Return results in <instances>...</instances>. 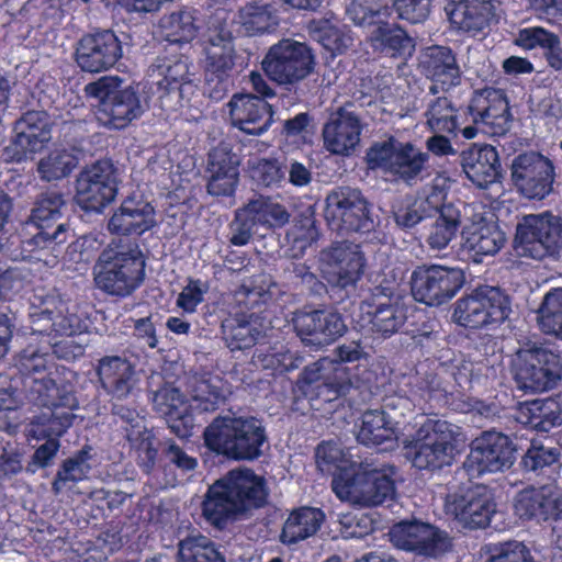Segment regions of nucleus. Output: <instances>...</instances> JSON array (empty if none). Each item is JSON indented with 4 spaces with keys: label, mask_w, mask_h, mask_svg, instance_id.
Wrapping results in <instances>:
<instances>
[{
    "label": "nucleus",
    "mask_w": 562,
    "mask_h": 562,
    "mask_svg": "<svg viewBox=\"0 0 562 562\" xmlns=\"http://www.w3.org/2000/svg\"><path fill=\"white\" fill-rule=\"evenodd\" d=\"M447 512L470 529L485 528L496 512L492 492L485 485H475L463 493L449 496Z\"/></svg>",
    "instance_id": "obj_30"
},
{
    "label": "nucleus",
    "mask_w": 562,
    "mask_h": 562,
    "mask_svg": "<svg viewBox=\"0 0 562 562\" xmlns=\"http://www.w3.org/2000/svg\"><path fill=\"white\" fill-rule=\"evenodd\" d=\"M369 41L374 52L390 58H407L415 49V42L408 33L387 22H380Z\"/></svg>",
    "instance_id": "obj_41"
},
{
    "label": "nucleus",
    "mask_w": 562,
    "mask_h": 562,
    "mask_svg": "<svg viewBox=\"0 0 562 562\" xmlns=\"http://www.w3.org/2000/svg\"><path fill=\"white\" fill-rule=\"evenodd\" d=\"M362 125L353 112L339 109L323 127L324 145L335 155H350L360 142Z\"/></svg>",
    "instance_id": "obj_38"
},
{
    "label": "nucleus",
    "mask_w": 562,
    "mask_h": 562,
    "mask_svg": "<svg viewBox=\"0 0 562 562\" xmlns=\"http://www.w3.org/2000/svg\"><path fill=\"white\" fill-rule=\"evenodd\" d=\"M424 116L432 133L473 139L479 132L477 124L488 126L493 135L505 134L512 113L505 91L485 87L473 91L467 106L457 108L449 98L436 97L429 101Z\"/></svg>",
    "instance_id": "obj_1"
},
{
    "label": "nucleus",
    "mask_w": 562,
    "mask_h": 562,
    "mask_svg": "<svg viewBox=\"0 0 562 562\" xmlns=\"http://www.w3.org/2000/svg\"><path fill=\"white\" fill-rule=\"evenodd\" d=\"M360 308L371 330L384 338L397 333L407 319V307L400 302L391 284L374 286L370 296L361 302Z\"/></svg>",
    "instance_id": "obj_25"
},
{
    "label": "nucleus",
    "mask_w": 562,
    "mask_h": 562,
    "mask_svg": "<svg viewBox=\"0 0 562 562\" xmlns=\"http://www.w3.org/2000/svg\"><path fill=\"white\" fill-rule=\"evenodd\" d=\"M366 159L371 169H380L411 184L426 170L429 155L413 143L401 142L390 135L386 139L374 143L368 149Z\"/></svg>",
    "instance_id": "obj_11"
},
{
    "label": "nucleus",
    "mask_w": 562,
    "mask_h": 562,
    "mask_svg": "<svg viewBox=\"0 0 562 562\" xmlns=\"http://www.w3.org/2000/svg\"><path fill=\"white\" fill-rule=\"evenodd\" d=\"M539 324L543 333L562 339V289L546 294L540 308Z\"/></svg>",
    "instance_id": "obj_56"
},
{
    "label": "nucleus",
    "mask_w": 562,
    "mask_h": 562,
    "mask_svg": "<svg viewBox=\"0 0 562 562\" xmlns=\"http://www.w3.org/2000/svg\"><path fill=\"white\" fill-rule=\"evenodd\" d=\"M453 441L448 422L427 418L405 448L416 469L436 471L451 465L456 451Z\"/></svg>",
    "instance_id": "obj_12"
},
{
    "label": "nucleus",
    "mask_w": 562,
    "mask_h": 562,
    "mask_svg": "<svg viewBox=\"0 0 562 562\" xmlns=\"http://www.w3.org/2000/svg\"><path fill=\"white\" fill-rule=\"evenodd\" d=\"M203 50L205 54L204 92L210 99L221 101L233 85L232 71L237 57L233 37L222 32L216 33L204 42Z\"/></svg>",
    "instance_id": "obj_23"
},
{
    "label": "nucleus",
    "mask_w": 562,
    "mask_h": 562,
    "mask_svg": "<svg viewBox=\"0 0 562 562\" xmlns=\"http://www.w3.org/2000/svg\"><path fill=\"white\" fill-rule=\"evenodd\" d=\"M487 553L486 562H536L530 549L516 540L490 544Z\"/></svg>",
    "instance_id": "obj_58"
},
{
    "label": "nucleus",
    "mask_w": 562,
    "mask_h": 562,
    "mask_svg": "<svg viewBox=\"0 0 562 562\" xmlns=\"http://www.w3.org/2000/svg\"><path fill=\"white\" fill-rule=\"evenodd\" d=\"M204 446L234 461H254L268 441L261 419L254 416H217L203 431Z\"/></svg>",
    "instance_id": "obj_4"
},
{
    "label": "nucleus",
    "mask_w": 562,
    "mask_h": 562,
    "mask_svg": "<svg viewBox=\"0 0 562 562\" xmlns=\"http://www.w3.org/2000/svg\"><path fill=\"white\" fill-rule=\"evenodd\" d=\"M397 468L383 464L381 468L351 465L333 480V491L340 499L373 507L392 502L396 497Z\"/></svg>",
    "instance_id": "obj_7"
},
{
    "label": "nucleus",
    "mask_w": 562,
    "mask_h": 562,
    "mask_svg": "<svg viewBox=\"0 0 562 562\" xmlns=\"http://www.w3.org/2000/svg\"><path fill=\"white\" fill-rule=\"evenodd\" d=\"M447 14L456 30L473 37L485 34L496 16L493 0H452Z\"/></svg>",
    "instance_id": "obj_37"
},
{
    "label": "nucleus",
    "mask_w": 562,
    "mask_h": 562,
    "mask_svg": "<svg viewBox=\"0 0 562 562\" xmlns=\"http://www.w3.org/2000/svg\"><path fill=\"white\" fill-rule=\"evenodd\" d=\"M250 179L263 188L280 187L285 178V169L277 158H255L248 160Z\"/></svg>",
    "instance_id": "obj_54"
},
{
    "label": "nucleus",
    "mask_w": 562,
    "mask_h": 562,
    "mask_svg": "<svg viewBox=\"0 0 562 562\" xmlns=\"http://www.w3.org/2000/svg\"><path fill=\"white\" fill-rule=\"evenodd\" d=\"M78 157L71 149L55 147L40 159L37 172L45 181H55L67 178L78 166Z\"/></svg>",
    "instance_id": "obj_49"
},
{
    "label": "nucleus",
    "mask_w": 562,
    "mask_h": 562,
    "mask_svg": "<svg viewBox=\"0 0 562 562\" xmlns=\"http://www.w3.org/2000/svg\"><path fill=\"white\" fill-rule=\"evenodd\" d=\"M461 225V213L456 206H447L441 210V215L436 217L431 226L427 243L431 249H445L457 236Z\"/></svg>",
    "instance_id": "obj_52"
},
{
    "label": "nucleus",
    "mask_w": 562,
    "mask_h": 562,
    "mask_svg": "<svg viewBox=\"0 0 562 562\" xmlns=\"http://www.w3.org/2000/svg\"><path fill=\"white\" fill-rule=\"evenodd\" d=\"M95 288L117 299L131 296L144 283L146 257L134 241L112 240L99 255L94 268Z\"/></svg>",
    "instance_id": "obj_3"
},
{
    "label": "nucleus",
    "mask_w": 562,
    "mask_h": 562,
    "mask_svg": "<svg viewBox=\"0 0 562 562\" xmlns=\"http://www.w3.org/2000/svg\"><path fill=\"white\" fill-rule=\"evenodd\" d=\"M117 169L110 159L87 165L76 179V201L87 212L101 213L119 191Z\"/></svg>",
    "instance_id": "obj_19"
},
{
    "label": "nucleus",
    "mask_w": 562,
    "mask_h": 562,
    "mask_svg": "<svg viewBox=\"0 0 562 562\" xmlns=\"http://www.w3.org/2000/svg\"><path fill=\"white\" fill-rule=\"evenodd\" d=\"M510 300L502 290L483 285L462 296L456 303L453 318L465 328H495L510 313Z\"/></svg>",
    "instance_id": "obj_13"
},
{
    "label": "nucleus",
    "mask_w": 562,
    "mask_h": 562,
    "mask_svg": "<svg viewBox=\"0 0 562 562\" xmlns=\"http://www.w3.org/2000/svg\"><path fill=\"white\" fill-rule=\"evenodd\" d=\"M390 539L401 550L428 558L440 557L451 549V540L446 531L416 519L394 524L390 529Z\"/></svg>",
    "instance_id": "obj_24"
},
{
    "label": "nucleus",
    "mask_w": 562,
    "mask_h": 562,
    "mask_svg": "<svg viewBox=\"0 0 562 562\" xmlns=\"http://www.w3.org/2000/svg\"><path fill=\"white\" fill-rule=\"evenodd\" d=\"M156 226L154 207L143 200L126 198L113 212L108 231L117 236L139 237Z\"/></svg>",
    "instance_id": "obj_36"
},
{
    "label": "nucleus",
    "mask_w": 562,
    "mask_h": 562,
    "mask_svg": "<svg viewBox=\"0 0 562 562\" xmlns=\"http://www.w3.org/2000/svg\"><path fill=\"white\" fill-rule=\"evenodd\" d=\"M223 338L232 351L255 347L262 331L250 322L239 318L226 321L222 325Z\"/></svg>",
    "instance_id": "obj_53"
},
{
    "label": "nucleus",
    "mask_w": 562,
    "mask_h": 562,
    "mask_svg": "<svg viewBox=\"0 0 562 562\" xmlns=\"http://www.w3.org/2000/svg\"><path fill=\"white\" fill-rule=\"evenodd\" d=\"M505 243V233L495 222L474 223L467 231L465 244L476 255L493 256L504 247Z\"/></svg>",
    "instance_id": "obj_45"
},
{
    "label": "nucleus",
    "mask_w": 562,
    "mask_h": 562,
    "mask_svg": "<svg viewBox=\"0 0 562 562\" xmlns=\"http://www.w3.org/2000/svg\"><path fill=\"white\" fill-rule=\"evenodd\" d=\"M240 157L229 145L221 143L212 148L207 158L209 172H239Z\"/></svg>",
    "instance_id": "obj_63"
},
{
    "label": "nucleus",
    "mask_w": 562,
    "mask_h": 562,
    "mask_svg": "<svg viewBox=\"0 0 562 562\" xmlns=\"http://www.w3.org/2000/svg\"><path fill=\"white\" fill-rule=\"evenodd\" d=\"M65 206V195L58 190H46L36 196L26 221V226L32 227L34 232L22 240L24 250L54 251L67 241L69 227L66 223L58 222L63 217Z\"/></svg>",
    "instance_id": "obj_10"
},
{
    "label": "nucleus",
    "mask_w": 562,
    "mask_h": 562,
    "mask_svg": "<svg viewBox=\"0 0 562 562\" xmlns=\"http://www.w3.org/2000/svg\"><path fill=\"white\" fill-rule=\"evenodd\" d=\"M561 357L542 347L521 350L514 366V380L524 392L538 393L553 389L561 379Z\"/></svg>",
    "instance_id": "obj_20"
},
{
    "label": "nucleus",
    "mask_w": 562,
    "mask_h": 562,
    "mask_svg": "<svg viewBox=\"0 0 562 562\" xmlns=\"http://www.w3.org/2000/svg\"><path fill=\"white\" fill-rule=\"evenodd\" d=\"M228 106L233 126L248 135L259 136L267 132L272 123L271 105L258 95L236 93Z\"/></svg>",
    "instance_id": "obj_34"
},
{
    "label": "nucleus",
    "mask_w": 562,
    "mask_h": 562,
    "mask_svg": "<svg viewBox=\"0 0 562 562\" xmlns=\"http://www.w3.org/2000/svg\"><path fill=\"white\" fill-rule=\"evenodd\" d=\"M359 342L351 341L337 347V362L316 361L305 367L299 374L294 391L308 401L334 402L346 396L351 389V380L341 363L358 361L362 357Z\"/></svg>",
    "instance_id": "obj_5"
},
{
    "label": "nucleus",
    "mask_w": 562,
    "mask_h": 562,
    "mask_svg": "<svg viewBox=\"0 0 562 562\" xmlns=\"http://www.w3.org/2000/svg\"><path fill=\"white\" fill-rule=\"evenodd\" d=\"M269 490L263 476L251 469H235L207 487L201 504L204 520L218 530L268 503Z\"/></svg>",
    "instance_id": "obj_2"
},
{
    "label": "nucleus",
    "mask_w": 562,
    "mask_h": 562,
    "mask_svg": "<svg viewBox=\"0 0 562 562\" xmlns=\"http://www.w3.org/2000/svg\"><path fill=\"white\" fill-rule=\"evenodd\" d=\"M514 513L521 520L558 524L562 521V497L548 486H529L516 494Z\"/></svg>",
    "instance_id": "obj_33"
},
{
    "label": "nucleus",
    "mask_w": 562,
    "mask_h": 562,
    "mask_svg": "<svg viewBox=\"0 0 562 562\" xmlns=\"http://www.w3.org/2000/svg\"><path fill=\"white\" fill-rule=\"evenodd\" d=\"M323 259L327 267L328 282L340 289L355 286L366 267V257L360 246L349 241L333 244L323 251Z\"/></svg>",
    "instance_id": "obj_31"
},
{
    "label": "nucleus",
    "mask_w": 562,
    "mask_h": 562,
    "mask_svg": "<svg viewBox=\"0 0 562 562\" xmlns=\"http://www.w3.org/2000/svg\"><path fill=\"white\" fill-rule=\"evenodd\" d=\"M30 301L32 324L37 325L45 322L43 326L34 328V331L48 336L67 337L82 331L81 318L75 313H69L67 302L55 291L35 290Z\"/></svg>",
    "instance_id": "obj_21"
},
{
    "label": "nucleus",
    "mask_w": 562,
    "mask_h": 562,
    "mask_svg": "<svg viewBox=\"0 0 562 562\" xmlns=\"http://www.w3.org/2000/svg\"><path fill=\"white\" fill-rule=\"evenodd\" d=\"M465 178L479 189H487L503 178L499 154L493 145L473 143L459 154Z\"/></svg>",
    "instance_id": "obj_32"
},
{
    "label": "nucleus",
    "mask_w": 562,
    "mask_h": 562,
    "mask_svg": "<svg viewBox=\"0 0 562 562\" xmlns=\"http://www.w3.org/2000/svg\"><path fill=\"white\" fill-rule=\"evenodd\" d=\"M209 290V281L193 277L187 278L186 285L177 296V307L187 314L195 313L198 306L204 301V296Z\"/></svg>",
    "instance_id": "obj_60"
},
{
    "label": "nucleus",
    "mask_w": 562,
    "mask_h": 562,
    "mask_svg": "<svg viewBox=\"0 0 562 562\" xmlns=\"http://www.w3.org/2000/svg\"><path fill=\"white\" fill-rule=\"evenodd\" d=\"M316 464L323 473L333 475L336 479L342 470L349 469L350 465H345V454L339 445L335 441H322L315 451Z\"/></svg>",
    "instance_id": "obj_57"
},
{
    "label": "nucleus",
    "mask_w": 562,
    "mask_h": 562,
    "mask_svg": "<svg viewBox=\"0 0 562 562\" xmlns=\"http://www.w3.org/2000/svg\"><path fill=\"white\" fill-rule=\"evenodd\" d=\"M292 325L305 345L315 347L334 342L347 329L341 315L327 310H297L293 313Z\"/></svg>",
    "instance_id": "obj_29"
},
{
    "label": "nucleus",
    "mask_w": 562,
    "mask_h": 562,
    "mask_svg": "<svg viewBox=\"0 0 562 562\" xmlns=\"http://www.w3.org/2000/svg\"><path fill=\"white\" fill-rule=\"evenodd\" d=\"M513 247L520 258L559 260L562 255V218L550 211L525 215L516 226Z\"/></svg>",
    "instance_id": "obj_9"
},
{
    "label": "nucleus",
    "mask_w": 562,
    "mask_h": 562,
    "mask_svg": "<svg viewBox=\"0 0 562 562\" xmlns=\"http://www.w3.org/2000/svg\"><path fill=\"white\" fill-rule=\"evenodd\" d=\"M290 214L285 206L271 201L270 198L260 196L250 200L243 207L235 211L229 224V243L241 247L247 245L258 226L281 227L289 222Z\"/></svg>",
    "instance_id": "obj_22"
},
{
    "label": "nucleus",
    "mask_w": 562,
    "mask_h": 562,
    "mask_svg": "<svg viewBox=\"0 0 562 562\" xmlns=\"http://www.w3.org/2000/svg\"><path fill=\"white\" fill-rule=\"evenodd\" d=\"M150 76L157 77L156 90L160 106H167L166 101L173 105H182L184 100L189 101V95L194 92L195 85L191 78L190 65L184 56H165L158 57L151 67Z\"/></svg>",
    "instance_id": "obj_26"
},
{
    "label": "nucleus",
    "mask_w": 562,
    "mask_h": 562,
    "mask_svg": "<svg viewBox=\"0 0 562 562\" xmlns=\"http://www.w3.org/2000/svg\"><path fill=\"white\" fill-rule=\"evenodd\" d=\"M238 21L247 35L271 33L279 26V16L271 4L248 2L238 11Z\"/></svg>",
    "instance_id": "obj_47"
},
{
    "label": "nucleus",
    "mask_w": 562,
    "mask_h": 562,
    "mask_svg": "<svg viewBox=\"0 0 562 562\" xmlns=\"http://www.w3.org/2000/svg\"><path fill=\"white\" fill-rule=\"evenodd\" d=\"M424 72L431 79L429 91L432 94L439 90L447 92L461 82V70L456 54L450 47L434 45L427 48L422 61Z\"/></svg>",
    "instance_id": "obj_39"
},
{
    "label": "nucleus",
    "mask_w": 562,
    "mask_h": 562,
    "mask_svg": "<svg viewBox=\"0 0 562 562\" xmlns=\"http://www.w3.org/2000/svg\"><path fill=\"white\" fill-rule=\"evenodd\" d=\"M89 459V451L87 449H81L76 452L74 457L64 460L52 482L53 494L57 496L82 481L90 470V467L87 463Z\"/></svg>",
    "instance_id": "obj_50"
},
{
    "label": "nucleus",
    "mask_w": 562,
    "mask_h": 562,
    "mask_svg": "<svg viewBox=\"0 0 562 562\" xmlns=\"http://www.w3.org/2000/svg\"><path fill=\"white\" fill-rule=\"evenodd\" d=\"M555 169L553 160L540 151H522L512 160L510 180L522 198L542 201L553 190Z\"/></svg>",
    "instance_id": "obj_17"
},
{
    "label": "nucleus",
    "mask_w": 562,
    "mask_h": 562,
    "mask_svg": "<svg viewBox=\"0 0 562 562\" xmlns=\"http://www.w3.org/2000/svg\"><path fill=\"white\" fill-rule=\"evenodd\" d=\"M196 10L181 8L164 15L159 21L160 34L170 44H187L196 37Z\"/></svg>",
    "instance_id": "obj_44"
},
{
    "label": "nucleus",
    "mask_w": 562,
    "mask_h": 562,
    "mask_svg": "<svg viewBox=\"0 0 562 562\" xmlns=\"http://www.w3.org/2000/svg\"><path fill=\"white\" fill-rule=\"evenodd\" d=\"M515 453L516 446L508 435L494 429L484 430L472 440L463 469L470 479L501 472L512 468Z\"/></svg>",
    "instance_id": "obj_16"
},
{
    "label": "nucleus",
    "mask_w": 562,
    "mask_h": 562,
    "mask_svg": "<svg viewBox=\"0 0 562 562\" xmlns=\"http://www.w3.org/2000/svg\"><path fill=\"white\" fill-rule=\"evenodd\" d=\"M151 402L154 411L166 419L173 435L181 439L192 435L193 416L179 389L166 383L154 393Z\"/></svg>",
    "instance_id": "obj_35"
},
{
    "label": "nucleus",
    "mask_w": 562,
    "mask_h": 562,
    "mask_svg": "<svg viewBox=\"0 0 562 562\" xmlns=\"http://www.w3.org/2000/svg\"><path fill=\"white\" fill-rule=\"evenodd\" d=\"M179 562H226L218 547L204 536L187 537L178 544Z\"/></svg>",
    "instance_id": "obj_51"
},
{
    "label": "nucleus",
    "mask_w": 562,
    "mask_h": 562,
    "mask_svg": "<svg viewBox=\"0 0 562 562\" xmlns=\"http://www.w3.org/2000/svg\"><path fill=\"white\" fill-rule=\"evenodd\" d=\"M50 414H42L31 424V432L37 439L59 438L70 428L76 418L72 411L65 406L48 407Z\"/></svg>",
    "instance_id": "obj_48"
},
{
    "label": "nucleus",
    "mask_w": 562,
    "mask_h": 562,
    "mask_svg": "<svg viewBox=\"0 0 562 562\" xmlns=\"http://www.w3.org/2000/svg\"><path fill=\"white\" fill-rule=\"evenodd\" d=\"M23 383L29 387L31 400L42 407L65 406L78 408L79 403L70 383L58 384L53 378L54 368L50 353H41L37 349L29 347L18 356L15 363Z\"/></svg>",
    "instance_id": "obj_6"
},
{
    "label": "nucleus",
    "mask_w": 562,
    "mask_h": 562,
    "mask_svg": "<svg viewBox=\"0 0 562 562\" xmlns=\"http://www.w3.org/2000/svg\"><path fill=\"white\" fill-rule=\"evenodd\" d=\"M97 375L106 394L116 400L127 398L138 383L135 367L120 356L101 358L97 366Z\"/></svg>",
    "instance_id": "obj_40"
},
{
    "label": "nucleus",
    "mask_w": 562,
    "mask_h": 562,
    "mask_svg": "<svg viewBox=\"0 0 562 562\" xmlns=\"http://www.w3.org/2000/svg\"><path fill=\"white\" fill-rule=\"evenodd\" d=\"M261 66L278 85H295L313 72L315 55L306 43L282 38L270 46Z\"/></svg>",
    "instance_id": "obj_15"
},
{
    "label": "nucleus",
    "mask_w": 562,
    "mask_h": 562,
    "mask_svg": "<svg viewBox=\"0 0 562 562\" xmlns=\"http://www.w3.org/2000/svg\"><path fill=\"white\" fill-rule=\"evenodd\" d=\"M390 9L385 0H350L346 14L355 25L369 26L379 23L381 16L390 15Z\"/></svg>",
    "instance_id": "obj_55"
},
{
    "label": "nucleus",
    "mask_w": 562,
    "mask_h": 562,
    "mask_svg": "<svg viewBox=\"0 0 562 562\" xmlns=\"http://www.w3.org/2000/svg\"><path fill=\"white\" fill-rule=\"evenodd\" d=\"M123 56L122 42L112 30L85 34L77 44L75 60L85 72L111 69Z\"/></svg>",
    "instance_id": "obj_28"
},
{
    "label": "nucleus",
    "mask_w": 562,
    "mask_h": 562,
    "mask_svg": "<svg viewBox=\"0 0 562 562\" xmlns=\"http://www.w3.org/2000/svg\"><path fill=\"white\" fill-rule=\"evenodd\" d=\"M191 397L194 407L205 413L215 412L226 400L223 389L207 380L199 381L194 385Z\"/></svg>",
    "instance_id": "obj_59"
},
{
    "label": "nucleus",
    "mask_w": 562,
    "mask_h": 562,
    "mask_svg": "<svg viewBox=\"0 0 562 562\" xmlns=\"http://www.w3.org/2000/svg\"><path fill=\"white\" fill-rule=\"evenodd\" d=\"M515 43L524 49H533L536 47L553 49L559 45V37L543 27H526L518 32Z\"/></svg>",
    "instance_id": "obj_62"
},
{
    "label": "nucleus",
    "mask_w": 562,
    "mask_h": 562,
    "mask_svg": "<svg viewBox=\"0 0 562 562\" xmlns=\"http://www.w3.org/2000/svg\"><path fill=\"white\" fill-rule=\"evenodd\" d=\"M326 515L321 508L300 506L290 512L285 519L280 540L284 544H295L314 536L325 521Z\"/></svg>",
    "instance_id": "obj_42"
},
{
    "label": "nucleus",
    "mask_w": 562,
    "mask_h": 562,
    "mask_svg": "<svg viewBox=\"0 0 562 562\" xmlns=\"http://www.w3.org/2000/svg\"><path fill=\"white\" fill-rule=\"evenodd\" d=\"M357 439L364 446H381L396 440V430L382 409H369L362 415Z\"/></svg>",
    "instance_id": "obj_46"
},
{
    "label": "nucleus",
    "mask_w": 562,
    "mask_h": 562,
    "mask_svg": "<svg viewBox=\"0 0 562 562\" xmlns=\"http://www.w3.org/2000/svg\"><path fill=\"white\" fill-rule=\"evenodd\" d=\"M461 269L423 263L411 276V292L415 301L440 306L452 300L464 284Z\"/></svg>",
    "instance_id": "obj_18"
},
{
    "label": "nucleus",
    "mask_w": 562,
    "mask_h": 562,
    "mask_svg": "<svg viewBox=\"0 0 562 562\" xmlns=\"http://www.w3.org/2000/svg\"><path fill=\"white\" fill-rule=\"evenodd\" d=\"M324 216L328 227L339 235L369 233L374 227L369 202L360 190L350 187L328 193Z\"/></svg>",
    "instance_id": "obj_14"
},
{
    "label": "nucleus",
    "mask_w": 562,
    "mask_h": 562,
    "mask_svg": "<svg viewBox=\"0 0 562 562\" xmlns=\"http://www.w3.org/2000/svg\"><path fill=\"white\" fill-rule=\"evenodd\" d=\"M117 77H101L85 87L88 97L97 99L94 115L100 125L120 131L143 114L138 91L132 86L121 88Z\"/></svg>",
    "instance_id": "obj_8"
},
{
    "label": "nucleus",
    "mask_w": 562,
    "mask_h": 562,
    "mask_svg": "<svg viewBox=\"0 0 562 562\" xmlns=\"http://www.w3.org/2000/svg\"><path fill=\"white\" fill-rule=\"evenodd\" d=\"M50 132L45 112L27 111L13 124V136L3 149L4 159L21 162L41 151L50 140Z\"/></svg>",
    "instance_id": "obj_27"
},
{
    "label": "nucleus",
    "mask_w": 562,
    "mask_h": 562,
    "mask_svg": "<svg viewBox=\"0 0 562 562\" xmlns=\"http://www.w3.org/2000/svg\"><path fill=\"white\" fill-rule=\"evenodd\" d=\"M521 423L539 431H549L562 424V408L553 397L526 402L519 409Z\"/></svg>",
    "instance_id": "obj_43"
},
{
    "label": "nucleus",
    "mask_w": 562,
    "mask_h": 562,
    "mask_svg": "<svg viewBox=\"0 0 562 562\" xmlns=\"http://www.w3.org/2000/svg\"><path fill=\"white\" fill-rule=\"evenodd\" d=\"M431 0H394L392 8L398 19L411 24L424 22L430 13Z\"/></svg>",
    "instance_id": "obj_64"
},
{
    "label": "nucleus",
    "mask_w": 562,
    "mask_h": 562,
    "mask_svg": "<svg viewBox=\"0 0 562 562\" xmlns=\"http://www.w3.org/2000/svg\"><path fill=\"white\" fill-rule=\"evenodd\" d=\"M560 450L531 445L521 459L524 470L539 474L544 468L551 467L560 459Z\"/></svg>",
    "instance_id": "obj_61"
}]
</instances>
